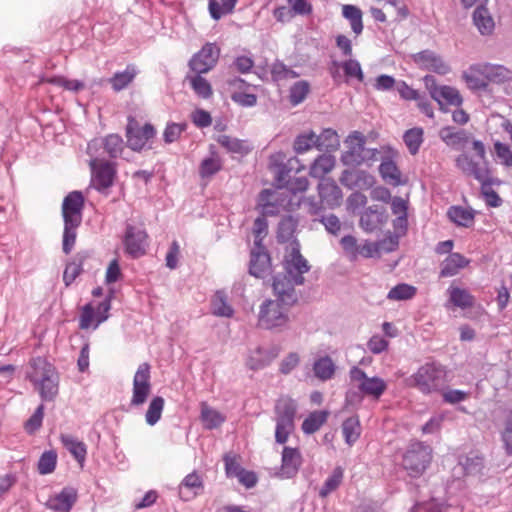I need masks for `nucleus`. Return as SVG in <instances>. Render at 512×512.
<instances>
[{"label": "nucleus", "mask_w": 512, "mask_h": 512, "mask_svg": "<svg viewBox=\"0 0 512 512\" xmlns=\"http://www.w3.org/2000/svg\"><path fill=\"white\" fill-rule=\"evenodd\" d=\"M379 172L382 179L389 185L397 187L405 183L402 180V173L395 162L384 160L379 166Z\"/></svg>", "instance_id": "nucleus-28"}, {"label": "nucleus", "mask_w": 512, "mask_h": 512, "mask_svg": "<svg viewBox=\"0 0 512 512\" xmlns=\"http://www.w3.org/2000/svg\"><path fill=\"white\" fill-rule=\"evenodd\" d=\"M289 323L288 306L278 300H266L259 310L258 324L265 329L284 328Z\"/></svg>", "instance_id": "nucleus-6"}, {"label": "nucleus", "mask_w": 512, "mask_h": 512, "mask_svg": "<svg viewBox=\"0 0 512 512\" xmlns=\"http://www.w3.org/2000/svg\"><path fill=\"white\" fill-rule=\"evenodd\" d=\"M147 234L143 230H130V256L139 257L146 252L148 246Z\"/></svg>", "instance_id": "nucleus-43"}, {"label": "nucleus", "mask_w": 512, "mask_h": 512, "mask_svg": "<svg viewBox=\"0 0 512 512\" xmlns=\"http://www.w3.org/2000/svg\"><path fill=\"white\" fill-rule=\"evenodd\" d=\"M80 225H70V223H64L63 231V252L69 254L76 242L77 229Z\"/></svg>", "instance_id": "nucleus-61"}, {"label": "nucleus", "mask_w": 512, "mask_h": 512, "mask_svg": "<svg viewBox=\"0 0 512 512\" xmlns=\"http://www.w3.org/2000/svg\"><path fill=\"white\" fill-rule=\"evenodd\" d=\"M77 500L75 489L66 487L60 493L51 497L47 505L50 509L57 512H69Z\"/></svg>", "instance_id": "nucleus-21"}, {"label": "nucleus", "mask_w": 512, "mask_h": 512, "mask_svg": "<svg viewBox=\"0 0 512 512\" xmlns=\"http://www.w3.org/2000/svg\"><path fill=\"white\" fill-rule=\"evenodd\" d=\"M449 303L457 308L470 309L475 304V297L465 288L450 285L447 289Z\"/></svg>", "instance_id": "nucleus-23"}, {"label": "nucleus", "mask_w": 512, "mask_h": 512, "mask_svg": "<svg viewBox=\"0 0 512 512\" xmlns=\"http://www.w3.org/2000/svg\"><path fill=\"white\" fill-rule=\"evenodd\" d=\"M310 93V84L306 80L294 83L289 90V101L293 106L302 103Z\"/></svg>", "instance_id": "nucleus-50"}, {"label": "nucleus", "mask_w": 512, "mask_h": 512, "mask_svg": "<svg viewBox=\"0 0 512 512\" xmlns=\"http://www.w3.org/2000/svg\"><path fill=\"white\" fill-rule=\"evenodd\" d=\"M484 64L487 87L491 82L502 83L510 78L511 72L502 65Z\"/></svg>", "instance_id": "nucleus-45"}, {"label": "nucleus", "mask_w": 512, "mask_h": 512, "mask_svg": "<svg viewBox=\"0 0 512 512\" xmlns=\"http://www.w3.org/2000/svg\"><path fill=\"white\" fill-rule=\"evenodd\" d=\"M342 68L344 74L349 79H356L358 82L364 81V74L361 68L360 63L355 59H348L342 63L337 61H333L330 67V74L335 82L340 78L339 69Z\"/></svg>", "instance_id": "nucleus-17"}, {"label": "nucleus", "mask_w": 512, "mask_h": 512, "mask_svg": "<svg viewBox=\"0 0 512 512\" xmlns=\"http://www.w3.org/2000/svg\"><path fill=\"white\" fill-rule=\"evenodd\" d=\"M388 216L384 210L369 207L360 218V226L366 232H373L387 222Z\"/></svg>", "instance_id": "nucleus-27"}, {"label": "nucleus", "mask_w": 512, "mask_h": 512, "mask_svg": "<svg viewBox=\"0 0 512 512\" xmlns=\"http://www.w3.org/2000/svg\"><path fill=\"white\" fill-rule=\"evenodd\" d=\"M278 354L279 350L277 348H257L250 354L247 360V366L251 370H260L268 366L274 359H276Z\"/></svg>", "instance_id": "nucleus-25"}, {"label": "nucleus", "mask_w": 512, "mask_h": 512, "mask_svg": "<svg viewBox=\"0 0 512 512\" xmlns=\"http://www.w3.org/2000/svg\"><path fill=\"white\" fill-rule=\"evenodd\" d=\"M297 221L289 216L281 220L278 227L277 232V239L281 243L290 242L289 246L286 249V253L291 250L292 243L296 242L299 244L298 241L294 239V234L297 229Z\"/></svg>", "instance_id": "nucleus-29"}, {"label": "nucleus", "mask_w": 512, "mask_h": 512, "mask_svg": "<svg viewBox=\"0 0 512 512\" xmlns=\"http://www.w3.org/2000/svg\"><path fill=\"white\" fill-rule=\"evenodd\" d=\"M318 191L322 204L329 208L340 206L342 202V191L333 180H322L318 186Z\"/></svg>", "instance_id": "nucleus-19"}, {"label": "nucleus", "mask_w": 512, "mask_h": 512, "mask_svg": "<svg viewBox=\"0 0 512 512\" xmlns=\"http://www.w3.org/2000/svg\"><path fill=\"white\" fill-rule=\"evenodd\" d=\"M316 139L317 148L320 150H336L339 145L337 133L332 129H325L320 135H316Z\"/></svg>", "instance_id": "nucleus-57"}, {"label": "nucleus", "mask_w": 512, "mask_h": 512, "mask_svg": "<svg viewBox=\"0 0 512 512\" xmlns=\"http://www.w3.org/2000/svg\"><path fill=\"white\" fill-rule=\"evenodd\" d=\"M351 382L365 396L379 399L387 389V383L384 379L373 376L369 377L359 367H353L349 372Z\"/></svg>", "instance_id": "nucleus-7"}, {"label": "nucleus", "mask_w": 512, "mask_h": 512, "mask_svg": "<svg viewBox=\"0 0 512 512\" xmlns=\"http://www.w3.org/2000/svg\"><path fill=\"white\" fill-rule=\"evenodd\" d=\"M164 404L165 401L160 396H156L151 400L145 414V420L147 424L153 426L160 420L164 409Z\"/></svg>", "instance_id": "nucleus-52"}, {"label": "nucleus", "mask_w": 512, "mask_h": 512, "mask_svg": "<svg viewBox=\"0 0 512 512\" xmlns=\"http://www.w3.org/2000/svg\"><path fill=\"white\" fill-rule=\"evenodd\" d=\"M423 129L415 127L405 132L403 140L412 155H415L423 143Z\"/></svg>", "instance_id": "nucleus-51"}, {"label": "nucleus", "mask_w": 512, "mask_h": 512, "mask_svg": "<svg viewBox=\"0 0 512 512\" xmlns=\"http://www.w3.org/2000/svg\"><path fill=\"white\" fill-rule=\"evenodd\" d=\"M391 209L396 219L394 220V228L404 233L407 229V209L408 203L401 197H394L391 203Z\"/></svg>", "instance_id": "nucleus-31"}, {"label": "nucleus", "mask_w": 512, "mask_h": 512, "mask_svg": "<svg viewBox=\"0 0 512 512\" xmlns=\"http://www.w3.org/2000/svg\"><path fill=\"white\" fill-rule=\"evenodd\" d=\"M218 143L226 148L231 153H236L240 155L248 154L251 150L248 143L244 140H239L237 138L230 137L228 135H221L218 138Z\"/></svg>", "instance_id": "nucleus-46"}, {"label": "nucleus", "mask_w": 512, "mask_h": 512, "mask_svg": "<svg viewBox=\"0 0 512 512\" xmlns=\"http://www.w3.org/2000/svg\"><path fill=\"white\" fill-rule=\"evenodd\" d=\"M445 369L434 363H426L421 366L412 376V386L416 387L423 394L436 392L445 383Z\"/></svg>", "instance_id": "nucleus-5"}, {"label": "nucleus", "mask_w": 512, "mask_h": 512, "mask_svg": "<svg viewBox=\"0 0 512 512\" xmlns=\"http://www.w3.org/2000/svg\"><path fill=\"white\" fill-rule=\"evenodd\" d=\"M283 267L285 273L274 277L272 287L276 300L291 307L298 301L295 286L304 283L303 275L310 269L308 261L300 253L298 243H292L291 250L285 253Z\"/></svg>", "instance_id": "nucleus-1"}, {"label": "nucleus", "mask_w": 512, "mask_h": 512, "mask_svg": "<svg viewBox=\"0 0 512 512\" xmlns=\"http://www.w3.org/2000/svg\"><path fill=\"white\" fill-rule=\"evenodd\" d=\"M297 411L295 401L289 397H281L275 405V414L278 420L294 422Z\"/></svg>", "instance_id": "nucleus-32"}, {"label": "nucleus", "mask_w": 512, "mask_h": 512, "mask_svg": "<svg viewBox=\"0 0 512 512\" xmlns=\"http://www.w3.org/2000/svg\"><path fill=\"white\" fill-rule=\"evenodd\" d=\"M88 256L85 254H77L76 259L66 265L63 273V281L69 286L82 272L83 261Z\"/></svg>", "instance_id": "nucleus-49"}, {"label": "nucleus", "mask_w": 512, "mask_h": 512, "mask_svg": "<svg viewBox=\"0 0 512 512\" xmlns=\"http://www.w3.org/2000/svg\"><path fill=\"white\" fill-rule=\"evenodd\" d=\"M270 72L272 79L276 82L294 79L300 76L299 73L279 61L272 64Z\"/></svg>", "instance_id": "nucleus-55"}, {"label": "nucleus", "mask_w": 512, "mask_h": 512, "mask_svg": "<svg viewBox=\"0 0 512 512\" xmlns=\"http://www.w3.org/2000/svg\"><path fill=\"white\" fill-rule=\"evenodd\" d=\"M303 458L299 448L285 446L281 453V466L278 476L281 479L295 477L302 466Z\"/></svg>", "instance_id": "nucleus-13"}, {"label": "nucleus", "mask_w": 512, "mask_h": 512, "mask_svg": "<svg viewBox=\"0 0 512 512\" xmlns=\"http://www.w3.org/2000/svg\"><path fill=\"white\" fill-rule=\"evenodd\" d=\"M26 378L44 401H53L59 391V375L55 367L45 358H32L28 364Z\"/></svg>", "instance_id": "nucleus-2"}, {"label": "nucleus", "mask_w": 512, "mask_h": 512, "mask_svg": "<svg viewBox=\"0 0 512 512\" xmlns=\"http://www.w3.org/2000/svg\"><path fill=\"white\" fill-rule=\"evenodd\" d=\"M417 289L409 284L401 283L393 287L387 295L390 300H408L416 295Z\"/></svg>", "instance_id": "nucleus-56"}, {"label": "nucleus", "mask_w": 512, "mask_h": 512, "mask_svg": "<svg viewBox=\"0 0 512 512\" xmlns=\"http://www.w3.org/2000/svg\"><path fill=\"white\" fill-rule=\"evenodd\" d=\"M155 135L156 130L151 124L146 123L140 127L134 120L130 119V149L135 151L143 149Z\"/></svg>", "instance_id": "nucleus-16"}, {"label": "nucleus", "mask_w": 512, "mask_h": 512, "mask_svg": "<svg viewBox=\"0 0 512 512\" xmlns=\"http://www.w3.org/2000/svg\"><path fill=\"white\" fill-rule=\"evenodd\" d=\"M462 79L468 89L472 91H480L487 89L486 76L484 71V64L478 63L469 66V68L462 73Z\"/></svg>", "instance_id": "nucleus-20"}, {"label": "nucleus", "mask_w": 512, "mask_h": 512, "mask_svg": "<svg viewBox=\"0 0 512 512\" xmlns=\"http://www.w3.org/2000/svg\"><path fill=\"white\" fill-rule=\"evenodd\" d=\"M472 148L481 160L475 161L471 156L462 153L455 159L456 167L466 176L473 177L481 183V185H491L493 182L491 169L486 158V149L483 142L474 140Z\"/></svg>", "instance_id": "nucleus-3"}, {"label": "nucleus", "mask_w": 512, "mask_h": 512, "mask_svg": "<svg viewBox=\"0 0 512 512\" xmlns=\"http://www.w3.org/2000/svg\"><path fill=\"white\" fill-rule=\"evenodd\" d=\"M315 376L322 381L331 379L335 374V365L328 356L321 357L313 365Z\"/></svg>", "instance_id": "nucleus-47"}, {"label": "nucleus", "mask_w": 512, "mask_h": 512, "mask_svg": "<svg viewBox=\"0 0 512 512\" xmlns=\"http://www.w3.org/2000/svg\"><path fill=\"white\" fill-rule=\"evenodd\" d=\"M230 97L236 104L242 107H253L257 103V96L252 93H247L246 90L237 91L234 89Z\"/></svg>", "instance_id": "nucleus-63"}, {"label": "nucleus", "mask_w": 512, "mask_h": 512, "mask_svg": "<svg viewBox=\"0 0 512 512\" xmlns=\"http://www.w3.org/2000/svg\"><path fill=\"white\" fill-rule=\"evenodd\" d=\"M43 417L44 405L41 404L35 410L33 415L25 422L24 428L26 432H28L29 434H33L35 431H37L42 425Z\"/></svg>", "instance_id": "nucleus-64"}, {"label": "nucleus", "mask_w": 512, "mask_h": 512, "mask_svg": "<svg viewBox=\"0 0 512 512\" xmlns=\"http://www.w3.org/2000/svg\"><path fill=\"white\" fill-rule=\"evenodd\" d=\"M61 442L65 448L79 461H84L86 457V446L71 435H61Z\"/></svg>", "instance_id": "nucleus-48"}, {"label": "nucleus", "mask_w": 512, "mask_h": 512, "mask_svg": "<svg viewBox=\"0 0 512 512\" xmlns=\"http://www.w3.org/2000/svg\"><path fill=\"white\" fill-rule=\"evenodd\" d=\"M335 157L329 154L319 156L310 168V175L314 178H323L335 166Z\"/></svg>", "instance_id": "nucleus-36"}, {"label": "nucleus", "mask_w": 512, "mask_h": 512, "mask_svg": "<svg viewBox=\"0 0 512 512\" xmlns=\"http://www.w3.org/2000/svg\"><path fill=\"white\" fill-rule=\"evenodd\" d=\"M449 219L458 226L470 227L474 222V213L461 206H452L448 209Z\"/></svg>", "instance_id": "nucleus-38"}, {"label": "nucleus", "mask_w": 512, "mask_h": 512, "mask_svg": "<svg viewBox=\"0 0 512 512\" xmlns=\"http://www.w3.org/2000/svg\"><path fill=\"white\" fill-rule=\"evenodd\" d=\"M201 420L206 429H214L219 427L224 421L225 417L217 410L211 408L207 403H201Z\"/></svg>", "instance_id": "nucleus-41"}, {"label": "nucleus", "mask_w": 512, "mask_h": 512, "mask_svg": "<svg viewBox=\"0 0 512 512\" xmlns=\"http://www.w3.org/2000/svg\"><path fill=\"white\" fill-rule=\"evenodd\" d=\"M150 392V366L147 363H143L134 375L132 403L134 405L145 403Z\"/></svg>", "instance_id": "nucleus-14"}, {"label": "nucleus", "mask_w": 512, "mask_h": 512, "mask_svg": "<svg viewBox=\"0 0 512 512\" xmlns=\"http://www.w3.org/2000/svg\"><path fill=\"white\" fill-rule=\"evenodd\" d=\"M57 464V454L54 451L44 452L38 461V472L41 475L52 473Z\"/></svg>", "instance_id": "nucleus-58"}, {"label": "nucleus", "mask_w": 512, "mask_h": 512, "mask_svg": "<svg viewBox=\"0 0 512 512\" xmlns=\"http://www.w3.org/2000/svg\"><path fill=\"white\" fill-rule=\"evenodd\" d=\"M433 99L443 109L444 105L459 107L463 98L458 89L448 85H442L440 89L433 92Z\"/></svg>", "instance_id": "nucleus-26"}, {"label": "nucleus", "mask_w": 512, "mask_h": 512, "mask_svg": "<svg viewBox=\"0 0 512 512\" xmlns=\"http://www.w3.org/2000/svg\"><path fill=\"white\" fill-rule=\"evenodd\" d=\"M190 86L195 94L202 99H209L213 95V89L210 82L201 76V74L195 73L193 76H187Z\"/></svg>", "instance_id": "nucleus-44"}, {"label": "nucleus", "mask_w": 512, "mask_h": 512, "mask_svg": "<svg viewBox=\"0 0 512 512\" xmlns=\"http://www.w3.org/2000/svg\"><path fill=\"white\" fill-rule=\"evenodd\" d=\"M440 138L449 146L465 145L469 135L464 130H455L452 127H444L439 132Z\"/></svg>", "instance_id": "nucleus-40"}, {"label": "nucleus", "mask_w": 512, "mask_h": 512, "mask_svg": "<svg viewBox=\"0 0 512 512\" xmlns=\"http://www.w3.org/2000/svg\"><path fill=\"white\" fill-rule=\"evenodd\" d=\"M343 469L341 467H336L332 474L326 479L322 488L319 491V495L322 498H325L331 492L336 490L343 480Z\"/></svg>", "instance_id": "nucleus-53"}, {"label": "nucleus", "mask_w": 512, "mask_h": 512, "mask_svg": "<svg viewBox=\"0 0 512 512\" xmlns=\"http://www.w3.org/2000/svg\"><path fill=\"white\" fill-rule=\"evenodd\" d=\"M90 167L92 171L91 184L95 189L101 191L113 184L115 168L111 163L101 159H93L90 162Z\"/></svg>", "instance_id": "nucleus-12"}, {"label": "nucleus", "mask_w": 512, "mask_h": 512, "mask_svg": "<svg viewBox=\"0 0 512 512\" xmlns=\"http://www.w3.org/2000/svg\"><path fill=\"white\" fill-rule=\"evenodd\" d=\"M474 24L481 34L489 35L494 30V21L488 10L484 7H478L473 13Z\"/></svg>", "instance_id": "nucleus-37"}, {"label": "nucleus", "mask_w": 512, "mask_h": 512, "mask_svg": "<svg viewBox=\"0 0 512 512\" xmlns=\"http://www.w3.org/2000/svg\"><path fill=\"white\" fill-rule=\"evenodd\" d=\"M470 264V259L460 253H450L441 263L440 277H452Z\"/></svg>", "instance_id": "nucleus-22"}, {"label": "nucleus", "mask_w": 512, "mask_h": 512, "mask_svg": "<svg viewBox=\"0 0 512 512\" xmlns=\"http://www.w3.org/2000/svg\"><path fill=\"white\" fill-rule=\"evenodd\" d=\"M211 312L217 317L231 318L234 314L233 307L228 302V297L223 291H217L211 298Z\"/></svg>", "instance_id": "nucleus-30"}, {"label": "nucleus", "mask_w": 512, "mask_h": 512, "mask_svg": "<svg viewBox=\"0 0 512 512\" xmlns=\"http://www.w3.org/2000/svg\"><path fill=\"white\" fill-rule=\"evenodd\" d=\"M492 155L496 163L505 168H512V145L496 140L493 143Z\"/></svg>", "instance_id": "nucleus-33"}, {"label": "nucleus", "mask_w": 512, "mask_h": 512, "mask_svg": "<svg viewBox=\"0 0 512 512\" xmlns=\"http://www.w3.org/2000/svg\"><path fill=\"white\" fill-rule=\"evenodd\" d=\"M186 128V123H168L163 132V139L165 143L170 144L177 141Z\"/></svg>", "instance_id": "nucleus-62"}, {"label": "nucleus", "mask_w": 512, "mask_h": 512, "mask_svg": "<svg viewBox=\"0 0 512 512\" xmlns=\"http://www.w3.org/2000/svg\"><path fill=\"white\" fill-rule=\"evenodd\" d=\"M412 59L420 69L432 71L439 75H446L451 70L441 56L430 50L418 52L412 55Z\"/></svg>", "instance_id": "nucleus-15"}, {"label": "nucleus", "mask_w": 512, "mask_h": 512, "mask_svg": "<svg viewBox=\"0 0 512 512\" xmlns=\"http://www.w3.org/2000/svg\"><path fill=\"white\" fill-rule=\"evenodd\" d=\"M342 15L349 20L352 31L357 36L360 35L363 31V13L361 9L357 6L346 4L342 6Z\"/></svg>", "instance_id": "nucleus-39"}, {"label": "nucleus", "mask_w": 512, "mask_h": 512, "mask_svg": "<svg viewBox=\"0 0 512 512\" xmlns=\"http://www.w3.org/2000/svg\"><path fill=\"white\" fill-rule=\"evenodd\" d=\"M110 308V298L108 297L96 306L93 303L86 304L81 310L79 328L83 330L96 329L108 318Z\"/></svg>", "instance_id": "nucleus-9"}, {"label": "nucleus", "mask_w": 512, "mask_h": 512, "mask_svg": "<svg viewBox=\"0 0 512 512\" xmlns=\"http://www.w3.org/2000/svg\"><path fill=\"white\" fill-rule=\"evenodd\" d=\"M328 411H313L302 423V431L305 434H313L318 431L327 421Z\"/></svg>", "instance_id": "nucleus-35"}, {"label": "nucleus", "mask_w": 512, "mask_h": 512, "mask_svg": "<svg viewBox=\"0 0 512 512\" xmlns=\"http://www.w3.org/2000/svg\"><path fill=\"white\" fill-rule=\"evenodd\" d=\"M433 459L432 448L423 442L411 443L402 456V467L412 478L422 476Z\"/></svg>", "instance_id": "nucleus-4"}, {"label": "nucleus", "mask_w": 512, "mask_h": 512, "mask_svg": "<svg viewBox=\"0 0 512 512\" xmlns=\"http://www.w3.org/2000/svg\"><path fill=\"white\" fill-rule=\"evenodd\" d=\"M204 483L197 472H192L184 477L179 485V496L184 501H190L203 492Z\"/></svg>", "instance_id": "nucleus-18"}, {"label": "nucleus", "mask_w": 512, "mask_h": 512, "mask_svg": "<svg viewBox=\"0 0 512 512\" xmlns=\"http://www.w3.org/2000/svg\"><path fill=\"white\" fill-rule=\"evenodd\" d=\"M276 420L275 441L279 444H285L290 434L294 431V422Z\"/></svg>", "instance_id": "nucleus-59"}, {"label": "nucleus", "mask_w": 512, "mask_h": 512, "mask_svg": "<svg viewBox=\"0 0 512 512\" xmlns=\"http://www.w3.org/2000/svg\"><path fill=\"white\" fill-rule=\"evenodd\" d=\"M220 49L214 43H206L189 61L190 69L197 74L209 72L217 63Z\"/></svg>", "instance_id": "nucleus-10"}, {"label": "nucleus", "mask_w": 512, "mask_h": 512, "mask_svg": "<svg viewBox=\"0 0 512 512\" xmlns=\"http://www.w3.org/2000/svg\"><path fill=\"white\" fill-rule=\"evenodd\" d=\"M342 433L345 442L349 446H352L361 435V425L359 418L357 416L347 418L342 424Z\"/></svg>", "instance_id": "nucleus-42"}, {"label": "nucleus", "mask_w": 512, "mask_h": 512, "mask_svg": "<svg viewBox=\"0 0 512 512\" xmlns=\"http://www.w3.org/2000/svg\"><path fill=\"white\" fill-rule=\"evenodd\" d=\"M313 146L317 147V139L314 132L301 134L294 142V150L297 153H304L310 150Z\"/></svg>", "instance_id": "nucleus-60"}, {"label": "nucleus", "mask_w": 512, "mask_h": 512, "mask_svg": "<svg viewBox=\"0 0 512 512\" xmlns=\"http://www.w3.org/2000/svg\"><path fill=\"white\" fill-rule=\"evenodd\" d=\"M85 198L80 191L68 193L62 203V217L64 223L81 225Z\"/></svg>", "instance_id": "nucleus-11"}, {"label": "nucleus", "mask_w": 512, "mask_h": 512, "mask_svg": "<svg viewBox=\"0 0 512 512\" xmlns=\"http://www.w3.org/2000/svg\"><path fill=\"white\" fill-rule=\"evenodd\" d=\"M238 0H208V10L214 20H219L225 15L231 14Z\"/></svg>", "instance_id": "nucleus-34"}, {"label": "nucleus", "mask_w": 512, "mask_h": 512, "mask_svg": "<svg viewBox=\"0 0 512 512\" xmlns=\"http://www.w3.org/2000/svg\"><path fill=\"white\" fill-rule=\"evenodd\" d=\"M273 196L274 193L268 189L263 190L259 195V205L262 207L263 216L256 218L253 225L254 244L257 249L264 247L262 240L268 232V223L265 215H272L276 212L274 210V203L271 202Z\"/></svg>", "instance_id": "nucleus-8"}, {"label": "nucleus", "mask_w": 512, "mask_h": 512, "mask_svg": "<svg viewBox=\"0 0 512 512\" xmlns=\"http://www.w3.org/2000/svg\"><path fill=\"white\" fill-rule=\"evenodd\" d=\"M269 270L270 257L269 254L266 252L265 248H255L254 250H252L249 268L250 274L257 278H263Z\"/></svg>", "instance_id": "nucleus-24"}, {"label": "nucleus", "mask_w": 512, "mask_h": 512, "mask_svg": "<svg viewBox=\"0 0 512 512\" xmlns=\"http://www.w3.org/2000/svg\"><path fill=\"white\" fill-rule=\"evenodd\" d=\"M222 168L221 159L213 154L202 160L199 167V174L202 178H209L219 172Z\"/></svg>", "instance_id": "nucleus-54"}]
</instances>
